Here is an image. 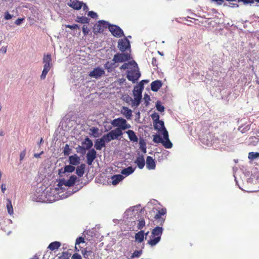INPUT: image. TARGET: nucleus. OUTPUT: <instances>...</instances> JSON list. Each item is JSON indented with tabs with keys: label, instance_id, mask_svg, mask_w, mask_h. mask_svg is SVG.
Instances as JSON below:
<instances>
[{
	"label": "nucleus",
	"instance_id": "nucleus-1",
	"mask_svg": "<svg viewBox=\"0 0 259 259\" xmlns=\"http://www.w3.org/2000/svg\"><path fill=\"white\" fill-rule=\"evenodd\" d=\"M78 191V189L75 187L74 188L67 187V189L65 190H57V188L53 189L50 194H47V195L50 199V201H55L60 199H65L69 196H71L75 192Z\"/></svg>",
	"mask_w": 259,
	"mask_h": 259
},
{
	"label": "nucleus",
	"instance_id": "nucleus-2",
	"mask_svg": "<svg viewBox=\"0 0 259 259\" xmlns=\"http://www.w3.org/2000/svg\"><path fill=\"white\" fill-rule=\"evenodd\" d=\"M200 140L202 144L207 147H210L217 142L215 135L211 133L209 130L200 136Z\"/></svg>",
	"mask_w": 259,
	"mask_h": 259
},
{
	"label": "nucleus",
	"instance_id": "nucleus-3",
	"mask_svg": "<svg viewBox=\"0 0 259 259\" xmlns=\"http://www.w3.org/2000/svg\"><path fill=\"white\" fill-rule=\"evenodd\" d=\"M163 229L161 227H156L151 232V236L153 237L148 241V243L152 246L156 245L161 239V236L162 234Z\"/></svg>",
	"mask_w": 259,
	"mask_h": 259
},
{
	"label": "nucleus",
	"instance_id": "nucleus-4",
	"mask_svg": "<svg viewBox=\"0 0 259 259\" xmlns=\"http://www.w3.org/2000/svg\"><path fill=\"white\" fill-rule=\"evenodd\" d=\"M111 124L116 128H119L121 132L131 128V125L127 123L126 119L122 117L114 119L111 121Z\"/></svg>",
	"mask_w": 259,
	"mask_h": 259
},
{
	"label": "nucleus",
	"instance_id": "nucleus-5",
	"mask_svg": "<svg viewBox=\"0 0 259 259\" xmlns=\"http://www.w3.org/2000/svg\"><path fill=\"white\" fill-rule=\"evenodd\" d=\"M42 63L44 68L40 77L41 79H45L52 66L51 55L50 54L44 55Z\"/></svg>",
	"mask_w": 259,
	"mask_h": 259
},
{
	"label": "nucleus",
	"instance_id": "nucleus-6",
	"mask_svg": "<svg viewBox=\"0 0 259 259\" xmlns=\"http://www.w3.org/2000/svg\"><path fill=\"white\" fill-rule=\"evenodd\" d=\"M77 179L76 176H71L67 180L65 179H61L58 182L57 187L56 188L57 190H66V187H70L73 186Z\"/></svg>",
	"mask_w": 259,
	"mask_h": 259
},
{
	"label": "nucleus",
	"instance_id": "nucleus-7",
	"mask_svg": "<svg viewBox=\"0 0 259 259\" xmlns=\"http://www.w3.org/2000/svg\"><path fill=\"white\" fill-rule=\"evenodd\" d=\"M77 179L76 176H71L67 180L65 179H61L58 182L57 187L56 188L57 190H66V187H70L73 186Z\"/></svg>",
	"mask_w": 259,
	"mask_h": 259
},
{
	"label": "nucleus",
	"instance_id": "nucleus-8",
	"mask_svg": "<svg viewBox=\"0 0 259 259\" xmlns=\"http://www.w3.org/2000/svg\"><path fill=\"white\" fill-rule=\"evenodd\" d=\"M77 179L76 176H71L67 180L65 179H61L58 182L57 187L56 188L57 190H66V187H70L73 186Z\"/></svg>",
	"mask_w": 259,
	"mask_h": 259
},
{
	"label": "nucleus",
	"instance_id": "nucleus-9",
	"mask_svg": "<svg viewBox=\"0 0 259 259\" xmlns=\"http://www.w3.org/2000/svg\"><path fill=\"white\" fill-rule=\"evenodd\" d=\"M142 85L141 87H135L133 90L134 99L132 100V106L136 107L139 106L142 99V93L143 91Z\"/></svg>",
	"mask_w": 259,
	"mask_h": 259
},
{
	"label": "nucleus",
	"instance_id": "nucleus-10",
	"mask_svg": "<svg viewBox=\"0 0 259 259\" xmlns=\"http://www.w3.org/2000/svg\"><path fill=\"white\" fill-rule=\"evenodd\" d=\"M141 76V73L137 64V67H133L131 70L127 71L126 77L128 80L135 83Z\"/></svg>",
	"mask_w": 259,
	"mask_h": 259
},
{
	"label": "nucleus",
	"instance_id": "nucleus-11",
	"mask_svg": "<svg viewBox=\"0 0 259 259\" xmlns=\"http://www.w3.org/2000/svg\"><path fill=\"white\" fill-rule=\"evenodd\" d=\"M122 135L123 132L119 130V128H115L110 131L107 134L104 135L103 136L104 139L106 140L107 143L112 140L118 139Z\"/></svg>",
	"mask_w": 259,
	"mask_h": 259
},
{
	"label": "nucleus",
	"instance_id": "nucleus-12",
	"mask_svg": "<svg viewBox=\"0 0 259 259\" xmlns=\"http://www.w3.org/2000/svg\"><path fill=\"white\" fill-rule=\"evenodd\" d=\"M139 205H136L133 207H130L127 209L124 213V218L127 220H132L134 217H136V215H139Z\"/></svg>",
	"mask_w": 259,
	"mask_h": 259
},
{
	"label": "nucleus",
	"instance_id": "nucleus-13",
	"mask_svg": "<svg viewBox=\"0 0 259 259\" xmlns=\"http://www.w3.org/2000/svg\"><path fill=\"white\" fill-rule=\"evenodd\" d=\"M217 142L215 143V146L229 145L232 144L230 138H228L225 134L215 136Z\"/></svg>",
	"mask_w": 259,
	"mask_h": 259
},
{
	"label": "nucleus",
	"instance_id": "nucleus-14",
	"mask_svg": "<svg viewBox=\"0 0 259 259\" xmlns=\"http://www.w3.org/2000/svg\"><path fill=\"white\" fill-rule=\"evenodd\" d=\"M130 59V55L128 53H117L114 55L112 59L114 63H121L128 61Z\"/></svg>",
	"mask_w": 259,
	"mask_h": 259
},
{
	"label": "nucleus",
	"instance_id": "nucleus-15",
	"mask_svg": "<svg viewBox=\"0 0 259 259\" xmlns=\"http://www.w3.org/2000/svg\"><path fill=\"white\" fill-rule=\"evenodd\" d=\"M109 30L115 37H120L124 36L123 30L117 25L111 24L109 26Z\"/></svg>",
	"mask_w": 259,
	"mask_h": 259
},
{
	"label": "nucleus",
	"instance_id": "nucleus-16",
	"mask_svg": "<svg viewBox=\"0 0 259 259\" xmlns=\"http://www.w3.org/2000/svg\"><path fill=\"white\" fill-rule=\"evenodd\" d=\"M131 45L130 41L127 38L120 39L118 42V48L122 52H123L126 50L130 49Z\"/></svg>",
	"mask_w": 259,
	"mask_h": 259
},
{
	"label": "nucleus",
	"instance_id": "nucleus-17",
	"mask_svg": "<svg viewBox=\"0 0 259 259\" xmlns=\"http://www.w3.org/2000/svg\"><path fill=\"white\" fill-rule=\"evenodd\" d=\"M105 74V71L104 70L99 67H98L95 69H94L93 70L91 71L89 73V76L91 77L95 78L96 79L99 78L101 77L103 75Z\"/></svg>",
	"mask_w": 259,
	"mask_h": 259
},
{
	"label": "nucleus",
	"instance_id": "nucleus-18",
	"mask_svg": "<svg viewBox=\"0 0 259 259\" xmlns=\"http://www.w3.org/2000/svg\"><path fill=\"white\" fill-rule=\"evenodd\" d=\"M87 163L89 165H91L97 157V152L95 149H91L88 152L87 155Z\"/></svg>",
	"mask_w": 259,
	"mask_h": 259
},
{
	"label": "nucleus",
	"instance_id": "nucleus-19",
	"mask_svg": "<svg viewBox=\"0 0 259 259\" xmlns=\"http://www.w3.org/2000/svg\"><path fill=\"white\" fill-rule=\"evenodd\" d=\"M162 135L163 137V142H162V145L166 149L171 148L173 144L169 139L167 131H165Z\"/></svg>",
	"mask_w": 259,
	"mask_h": 259
},
{
	"label": "nucleus",
	"instance_id": "nucleus-20",
	"mask_svg": "<svg viewBox=\"0 0 259 259\" xmlns=\"http://www.w3.org/2000/svg\"><path fill=\"white\" fill-rule=\"evenodd\" d=\"M106 140L104 139V136L101 138L96 139L95 142V148L97 150H101L103 147L106 146Z\"/></svg>",
	"mask_w": 259,
	"mask_h": 259
},
{
	"label": "nucleus",
	"instance_id": "nucleus-21",
	"mask_svg": "<svg viewBox=\"0 0 259 259\" xmlns=\"http://www.w3.org/2000/svg\"><path fill=\"white\" fill-rule=\"evenodd\" d=\"M146 168L149 170L155 169L156 164L154 159L151 156H147L145 162Z\"/></svg>",
	"mask_w": 259,
	"mask_h": 259
},
{
	"label": "nucleus",
	"instance_id": "nucleus-22",
	"mask_svg": "<svg viewBox=\"0 0 259 259\" xmlns=\"http://www.w3.org/2000/svg\"><path fill=\"white\" fill-rule=\"evenodd\" d=\"M153 124L154 128L161 132L162 135H163L165 131H167L164 126V122L162 120H159L156 122H154Z\"/></svg>",
	"mask_w": 259,
	"mask_h": 259
},
{
	"label": "nucleus",
	"instance_id": "nucleus-23",
	"mask_svg": "<svg viewBox=\"0 0 259 259\" xmlns=\"http://www.w3.org/2000/svg\"><path fill=\"white\" fill-rule=\"evenodd\" d=\"M69 163L72 165H77L80 163V157L75 154L69 157Z\"/></svg>",
	"mask_w": 259,
	"mask_h": 259
},
{
	"label": "nucleus",
	"instance_id": "nucleus-24",
	"mask_svg": "<svg viewBox=\"0 0 259 259\" xmlns=\"http://www.w3.org/2000/svg\"><path fill=\"white\" fill-rule=\"evenodd\" d=\"M70 3L68 5L75 10H79L82 6L83 3L77 0H70Z\"/></svg>",
	"mask_w": 259,
	"mask_h": 259
},
{
	"label": "nucleus",
	"instance_id": "nucleus-25",
	"mask_svg": "<svg viewBox=\"0 0 259 259\" xmlns=\"http://www.w3.org/2000/svg\"><path fill=\"white\" fill-rule=\"evenodd\" d=\"M75 167L71 164L65 165L63 168H61L59 169V174H65V172H72L74 171Z\"/></svg>",
	"mask_w": 259,
	"mask_h": 259
},
{
	"label": "nucleus",
	"instance_id": "nucleus-26",
	"mask_svg": "<svg viewBox=\"0 0 259 259\" xmlns=\"http://www.w3.org/2000/svg\"><path fill=\"white\" fill-rule=\"evenodd\" d=\"M135 163L140 169L144 168L145 165V161L143 155L138 156L135 161Z\"/></svg>",
	"mask_w": 259,
	"mask_h": 259
},
{
	"label": "nucleus",
	"instance_id": "nucleus-27",
	"mask_svg": "<svg viewBox=\"0 0 259 259\" xmlns=\"http://www.w3.org/2000/svg\"><path fill=\"white\" fill-rule=\"evenodd\" d=\"M121 113L125 116L127 119H130L132 116V111L128 107L123 106L122 108Z\"/></svg>",
	"mask_w": 259,
	"mask_h": 259
},
{
	"label": "nucleus",
	"instance_id": "nucleus-28",
	"mask_svg": "<svg viewBox=\"0 0 259 259\" xmlns=\"http://www.w3.org/2000/svg\"><path fill=\"white\" fill-rule=\"evenodd\" d=\"M162 82L160 80H155L151 83V89L152 91L157 92L162 86Z\"/></svg>",
	"mask_w": 259,
	"mask_h": 259
},
{
	"label": "nucleus",
	"instance_id": "nucleus-29",
	"mask_svg": "<svg viewBox=\"0 0 259 259\" xmlns=\"http://www.w3.org/2000/svg\"><path fill=\"white\" fill-rule=\"evenodd\" d=\"M125 133L128 135V139L131 141L133 142H137L138 141V138L134 131L129 130Z\"/></svg>",
	"mask_w": 259,
	"mask_h": 259
},
{
	"label": "nucleus",
	"instance_id": "nucleus-30",
	"mask_svg": "<svg viewBox=\"0 0 259 259\" xmlns=\"http://www.w3.org/2000/svg\"><path fill=\"white\" fill-rule=\"evenodd\" d=\"M137 67V63L135 61H132L128 63H124L120 67L121 69L131 70L133 67Z\"/></svg>",
	"mask_w": 259,
	"mask_h": 259
},
{
	"label": "nucleus",
	"instance_id": "nucleus-31",
	"mask_svg": "<svg viewBox=\"0 0 259 259\" xmlns=\"http://www.w3.org/2000/svg\"><path fill=\"white\" fill-rule=\"evenodd\" d=\"M102 24H107V22L104 20H100L98 21V23L96 24L94 26V30L95 32H102L103 30Z\"/></svg>",
	"mask_w": 259,
	"mask_h": 259
},
{
	"label": "nucleus",
	"instance_id": "nucleus-32",
	"mask_svg": "<svg viewBox=\"0 0 259 259\" xmlns=\"http://www.w3.org/2000/svg\"><path fill=\"white\" fill-rule=\"evenodd\" d=\"M124 179V177L122 175H116L112 177V184L113 185H117L120 181Z\"/></svg>",
	"mask_w": 259,
	"mask_h": 259
},
{
	"label": "nucleus",
	"instance_id": "nucleus-33",
	"mask_svg": "<svg viewBox=\"0 0 259 259\" xmlns=\"http://www.w3.org/2000/svg\"><path fill=\"white\" fill-rule=\"evenodd\" d=\"M82 145H84V147L86 150H90L93 145L92 141L88 137H86L84 140L82 142Z\"/></svg>",
	"mask_w": 259,
	"mask_h": 259
},
{
	"label": "nucleus",
	"instance_id": "nucleus-34",
	"mask_svg": "<svg viewBox=\"0 0 259 259\" xmlns=\"http://www.w3.org/2000/svg\"><path fill=\"white\" fill-rule=\"evenodd\" d=\"M144 231L141 230L135 234V241L141 243L144 239Z\"/></svg>",
	"mask_w": 259,
	"mask_h": 259
},
{
	"label": "nucleus",
	"instance_id": "nucleus-35",
	"mask_svg": "<svg viewBox=\"0 0 259 259\" xmlns=\"http://www.w3.org/2000/svg\"><path fill=\"white\" fill-rule=\"evenodd\" d=\"M135 170V168H133L132 166H128L127 168H125L122 169L121 171V175L128 176L130 175L133 174Z\"/></svg>",
	"mask_w": 259,
	"mask_h": 259
},
{
	"label": "nucleus",
	"instance_id": "nucleus-36",
	"mask_svg": "<svg viewBox=\"0 0 259 259\" xmlns=\"http://www.w3.org/2000/svg\"><path fill=\"white\" fill-rule=\"evenodd\" d=\"M85 165L84 164H81L79 166H78L76 169V174L80 177H82L84 173V169Z\"/></svg>",
	"mask_w": 259,
	"mask_h": 259
},
{
	"label": "nucleus",
	"instance_id": "nucleus-37",
	"mask_svg": "<svg viewBox=\"0 0 259 259\" xmlns=\"http://www.w3.org/2000/svg\"><path fill=\"white\" fill-rule=\"evenodd\" d=\"M60 246L61 243L60 242L54 241L51 243L48 248L51 250H54L59 248Z\"/></svg>",
	"mask_w": 259,
	"mask_h": 259
},
{
	"label": "nucleus",
	"instance_id": "nucleus-38",
	"mask_svg": "<svg viewBox=\"0 0 259 259\" xmlns=\"http://www.w3.org/2000/svg\"><path fill=\"white\" fill-rule=\"evenodd\" d=\"M248 159L250 161H254L259 159V152H250L248 153Z\"/></svg>",
	"mask_w": 259,
	"mask_h": 259
},
{
	"label": "nucleus",
	"instance_id": "nucleus-39",
	"mask_svg": "<svg viewBox=\"0 0 259 259\" xmlns=\"http://www.w3.org/2000/svg\"><path fill=\"white\" fill-rule=\"evenodd\" d=\"M7 208L8 210V212L10 215H12L14 213L13 207L12 204V201L10 199H7Z\"/></svg>",
	"mask_w": 259,
	"mask_h": 259
},
{
	"label": "nucleus",
	"instance_id": "nucleus-40",
	"mask_svg": "<svg viewBox=\"0 0 259 259\" xmlns=\"http://www.w3.org/2000/svg\"><path fill=\"white\" fill-rule=\"evenodd\" d=\"M140 148L144 153H146V145L145 141L141 139L139 141Z\"/></svg>",
	"mask_w": 259,
	"mask_h": 259
},
{
	"label": "nucleus",
	"instance_id": "nucleus-41",
	"mask_svg": "<svg viewBox=\"0 0 259 259\" xmlns=\"http://www.w3.org/2000/svg\"><path fill=\"white\" fill-rule=\"evenodd\" d=\"M166 210L165 208H162L160 210H158L154 217V218L156 220L160 219L162 215H164L166 213Z\"/></svg>",
	"mask_w": 259,
	"mask_h": 259
},
{
	"label": "nucleus",
	"instance_id": "nucleus-42",
	"mask_svg": "<svg viewBox=\"0 0 259 259\" xmlns=\"http://www.w3.org/2000/svg\"><path fill=\"white\" fill-rule=\"evenodd\" d=\"M156 109L160 112H162L164 111V107L162 105L160 101H158L156 102Z\"/></svg>",
	"mask_w": 259,
	"mask_h": 259
},
{
	"label": "nucleus",
	"instance_id": "nucleus-43",
	"mask_svg": "<svg viewBox=\"0 0 259 259\" xmlns=\"http://www.w3.org/2000/svg\"><path fill=\"white\" fill-rule=\"evenodd\" d=\"M163 139L159 135H155L153 136V141L155 143H161L163 142Z\"/></svg>",
	"mask_w": 259,
	"mask_h": 259
},
{
	"label": "nucleus",
	"instance_id": "nucleus-44",
	"mask_svg": "<svg viewBox=\"0 0 259 259\" xmlns=\"http://www.w3.org/2000/svg\"><path fill=\"white\" fill-rule=\"evenodd\" d=\"M76 149L77 153L82 155L85 153L87 150L84 147L79 145L76 147Z\"/></svg>",
	"mask_w": 259,
	"mask_h": 259
},
{
	"label": "nucleus",
	"instance_id": "nucleus-45",
	"mask_svg": "<svg viewBox=\"0 0 259 259\" xmlns=\"http://www.w3.org/2000/svg\"><path fill=\"white\" fill-rule=\"evenodd\" d=\"M89 19L85 17H80L77 18V22L81 23H88Z\"/></svg>",
	"mask_w": 259,
	"mask_h": 259
},
{
	"label": "nucleus",
	"instance_id": "nucleus-46",
	"mask_svg": "<svg viewBox=\"0 0 259 259\" xmlns=\"http://www.w3.org/2000/svg\"><path fill=\"white\" fill-rule=\"evenodd\" d=\"M71 152V149L68 144H66L63 149V153L64 155H68Z\"/></svg>",
	"mask_w": 259,
	"mask_h": 259
},
{
	"label": "nucleus",
	"instance_id": "nucleus-47",
	"mask_svg": "<svg viewBox=\"0 0 259 259\" xmlns=\"http://www.w3.org/2000/svg\"><path fill=\"white\" fill-rule=\"evenodd\" d=\"M145 226V222L144 219H141L139 220L138 224L137 225V228L138 229H142Z\"/></svg>",
	"mask_w": 259,
	"mask_h": 259
},
{
	"label": "nucleus",
	"instance_id": "nucleus-48",
	"mask_svg": "<svg viewBox=\"0 0 259 259\" xmlns=\"http://www.w3.org/2000/svg\"><path fill=\"white\" fill-rule=\"evenodd\" d=\"M151 117L153 120V123L160 120H159V115L157 113H153L151 115Z\"/></svg>",
	"mask_w": 259,
	"mask_h": 259
},
{
	"label": "nucleus",
	"instance_id": "nucleus-49",
	"mask_svg": "<svg viewBox=\"0 0 259 259\" xmlns=\"http://www.w3.org/2000/svg\"><path fill=\"white\" fill-rule=\"evenodd\" d=\"M90 131L92 133V134L94 137H97V135H98V133L99 132L98 128H97L96 127H93L91 128H90Z\"/></svg>",
	"mask_w": 259,
	"mask_h": 259
},
{
	"label": "nucleus",
	"instance_id": "nucleus-50",
	"mask_svg": "<svg viewBox=\"0 0 259 259\" xmlns=\"http://www.w3.org/2000/svg\"><path fill=\"white\" fill-rule=\"evenodd\" d=\"M142 253V251L141 250H136L132 254V257H139Z\"/></svg>",
	"mask_w": 259,
	"mask_h": 259
},
{
	"label": "nucleus",
	"instance_id": "nucleus-51",
	"mask_svg": "<svg viewBox=\"0 0 259 259\" xmlns=\"http://www.w3.org/2000/svg\"><path fill=\"white\" fill-rule=\"evenodd\" d=\"M88 15L92 18L95 19L98 17V15L94 11H90L88 13Z\"/></svg>",
	"mask_w": 259,
	"mask_h": 259
},
{
	"label": "nucleus",
	"instance_id": "nucleus-52",
	"mask_svg": "<svg viewBox=\"0 0 259 259\" xmlns=\"http://www.w3.org/2000/svg\"><path fill=\"white\" fill-rule=\"evenodd\" d=\"M92 253V251L91 250H87V248H86L84 251H83L82 253L84 257H88L89 256H90Z\"/></svg>",
	"mask_w": 259,
	"mask_h": 259
},
{
	"label": "nucleus",
	"instance_id": "nucleus-53",
	"mask_svg": "<svg viewBox=\"0 0 259 259\" xmlns=\"http://www.w3.org/2000/svg\"><path fill=\"white\" fill-rule=\"evenodd\" d=\"M238 2H243L244 4H253L254 0H238Z\"/></svg>",
	"mask_w": 259,
	"mask_h": 259
},
{
	"label": "nucleus",
	"instance_id": "nucleus-54",
	"mask_svg": "<svg viewBox=\"0 0 259 259\" xmlns=\"http://www.w3.org/2000/svg\"><path fill=\"white\" fill-rule=\"evenodd\" d=\"M69 257V253L67 252H62V254L60 256V259H68Z\"/></svg>",
	"mask_w": 259,
	"mask_h": 259
},
{
	"label": "nucleus",
	"instance_id": "nucleus-55",
	"mask_svg": "<svg viewBox=\"0 0 259 259\" xmlns=\"http://www.w3.org/2000/svg\"><path fill=\"white\" fill-rule=\"evenodd\" d=\"M84 239L82 237H79L76 240L75 245L79 244L81 243H84Z\"/></svg>",
	"mask_w": 259,
	"mask_h": 259
},
{
	"label": "nucleus",
	"instance_id": "nucleus-56",
	"mask_svg": "<svg viewBox=\"0 0 259 259\" xmlns=\"http://www.w3.org/2000/svg\"><path fill=\"white\" fill-rule=\"evenodd\" d=\"M89 29L88 28V26L85 25H84L82 27V32L84 35H86L89 33Z\"/></svg>",
	"mask_w": 259,
	"mask_h": 259
},
{
	"label": "nucleus",
	"instance_id": "nucleus-57",
	"mask_svg": "<svg viewBox=\"0 0 259 259\" xmlns=\"http://www.w3.org/2000/svg\"><path fill=\"white\" fill-rule=\"evenodd\" d=\"M114 63H114V62H113L112 63H110L109 62H107L105 64V68L107 69H109L113 67V65L114 64Z\"/></svg>",
	"mask_w": 259,
	"mask_h": 259
},
{
	"label": "nucleus",
	"instance_id": "nucleus-58",
	"mask_svg": "<svg viewBox=\"0 0 259 259\" xmlns=\"http://www.w3.org/2000/svg\"><path fill=\"white\" fill-rule=\"evenodd\" d=\"M65 27L67 28H69L71 29H75L77 28H79V26L77 24H73V25H66Z\"/></svg>",
	"mask_w": 259,
	"mask_h": 259
},
{
	"label": "nucleus",
	"instance_id": "nucleus-59",
	"mask_svg": "<svg viewBox=\"0 0 259 259\" xmlns=\"http://www.w3.org/2000/svg\"><path fill=\"white\" fill-rule=\"evenodd\" d=\"M144 99L145 103H146V106H147L149 104L150 100V96L149 95H148L147 94H145V95H144Z\"/></svg>",
	"mask_w": 259,
	"mask_h": 259
},
{
	"label": "nucleus",
	"instance_id": "nucleus-60",
	"mask_svg": "<svg viewBox=\"0 0 259 259\" xmlns=\"http://www.w3.org/2000/svg\"><path fill=\"white\" fill-rule=\"evenodd\" d=\"M26 155V149L23 150L20 154V160L22 161Z\"/></svg>",
	"mask_w": 259,
	"mask_h": 259
},
{
	"label": "nucleus",
	"instance_id": "nucleus-61",
	"mask_svg": "<svg viewBox=\"0 0 259 259\" xmlns=\"http://www.w3.org/2000/svg\"><path fill=\"white\" fill-rule=\"evenodd\" d=\"M24 20V18H18L15 21V24L17 25H20Z\"/></svg>",
	"mask_w": 259,
	"mask_h": 259
},
{
	"label": "nucleus",
	"instance_id": "nucleus-62",
	"mask_svg": "<svg viewBox=\"0 0 259 259\" xmlns=\"http://www.w3.org/2000/svg\"><path fill=\"white\" fill-rule=\"evenodd\" d=\"M71 259H81V256L77 253H75L72 255Z\"/></svg>",
	"mask_w": 259,
	"mask_h": 259
},
{
	"label": "nucleus",
	"instance_id": "nucleus-63",
	"mask_svg": "<svg viewBox=\"0 0 259 259\" xmlns=\"http://www.w3.org/2000/svg\"><path fill=\"white\" fill-rule=\"evenodd\" d=\"M12 18V16L9 13V12H6L5 15V18L6 20H10Z\"/></svg>",
	"mask_w": 259,
	"mask_h": 259
},
{
	"label": "nucleus",
	"instance_id": "nucleus-64",
	"mask_svg": "<svg viewBox=\"0 0 259 259\" xmlns=\"http://www.w3.org/2000/svg\"><path fill=\"white\" fill-rule=\"evenodd\" d=\"M242 127H240L238 128V130L240 131L242 133H244L245 132V131L248 130V126H246V127H244L243 129H241Z\"/></svg>",
	"mask_w": 259,
	"mask_h": 259
}]
</instances>
